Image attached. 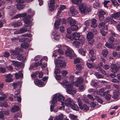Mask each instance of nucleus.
<instances>
[{
  "label": "nucleus",
  "instance_id": "1",
  "mask_svg": "<svg viewBox=\"0 0 120 120\" xmlns=\"http://www.w3.org/2000/svg\"><path fill=\"white\" fill-rule=\"evenodd\" d=\"M64 97L62 95L57 94L54 95L52 100V102L50 106V109L51 111H53V108L55 106V103L57 101H59L61 103V104H64L67 106H71L72 103V100L70 98L64 100Z\"/></svg>",
  "mask_w": 120,
  "mask_h": 120
},
{
  "label": "nucleus",
  "instance_id": "2",
  "mask_svg": "<svg viewBox=\"0 0 120 120\" xmlns=\"http://www.w3.org/2000/svg\"><path fill=\"white\" fill-rule=\"evenodd\" d=\"M60 84L66 88V92L70 94H74L76 93V89L73 87L72 82H70L66 80H64L60 83Z\"/></svg>",
  "mask_w": 120,
  "mask_h": 120
},
{
  "label": "nucleus",
  "instance_id": "3",
  "mask_svg": "<svg viewBox=\"0 0 120 120\" xmlns=\"http://www.w3.org/2000/svg\"><path fill=\"white\" fill-rule=\"evenodd\" d=\"M27 11L30 14L23 19L24 22L25 23V25L26 26H29V25L30 26L31 25V22L30 19L32 17V16L34 15V11H32L31 9H29Z\"/></svg>",
  "mask_w": 120,
  "mask_h": 120
},
{
  "label": "nucleus",
  "instance_id": "4",
  "mask_svg": "<svg viewBox=\"0 0 120 120\" xmlns=\"http://www.w3.org/2000/svg\"><path fill=\"white\" fill-rule=\"evenodd\" d=\"M79 9L81 13L86 14L90 12L91 10V9L87 7L85 4L81 3L79 6Z\"/></svg>",
  "mask_w": 120,
  "mask_h": 120
},
{
  "label": "nucleus",
  "instance_id": "5",
  "mask_svg": "<svg viewBox=\"0 0 120 120\" xmlns=\"http://www.w3.org/2000/svg\"><path fill=\"white\" fill-rule=\"evenodd\" d=\"M66 37L71 40H78L80 38L81 35L79 33L75 32L69 35V34H67L66 35Z\"/></svg>",
  "mask_w": 120,
  "mask_h": 120
},
{
  "label": "nucleus",
  "instance_id": "6",
  "mask_svg": "<svg viewBox=\"0 0 120 120\" xmlns=\"http://www.w3.org/2000/svg\"><path fill=\"white\" fill-rule=\"evenodd\" d=\"M55 64L56 66L61 68H65L66 66V63L64 61H61L59 59L56 61Z\"/></svg>",
  "mask_w": 120,
  "mask_h": 120
},
{
  "label": "nucleus",
  "instance_id": "7",
  "mask_svg": "<svg viewBox=\"0 0 120 120\" xmlns=\"http://www.w3.org/2000/svg\"><path fill=\"white\" fill-rule=\"evenodd\" d=\"M85 39L84 38L82 37L81 40L74 41L73 43V45L75 47L78 48L80 45H82L85 41Z\"/></svg>",
  "mask_w": 120,
  "mask_h": 120
},
{
  "label": "nucleus",
  "instance_id": "8",
  "mask_svg": "<svg viewBox=\"0 0 120 120\" xmlns=\"http://www.w3.org/2000/svg\"><path fill=\"white\" fill-rule=\"evenodd\" d=\"M25 24H24V26H29V29H28V28H26V29L22 28L20 29L19 30H17L15 32H14V34H20L29 31H30V29H31V27H30V26L32 25V24H31V25L30 26L29 25V26H25Z\"/></svg>",
  "mask_w": 120,
  "mask_h": 120
},
{
  "label": "nucleus",
  "instance_id": "9",
  "mask_svg": "<svg viewBox=\"0 0 120 120\" xmlns=\"http://www.w3.org/2000/svg\"><path fill=\"white\" fill-rule=\"evenodd\" d=\"M120 68V65L116 64H112L111 66V71L112 72L116 73L119 70V69Z\"/></svg>",
  "mask_w": 120,
  "mask_h": 120
},
{
  "label": "nucleus",
  "instance_id": "10",
  "mask_svg": "<svg viewBox=\"0 0 120 120\" xmlns=\"http://www.w3.org/2000/svg\"><path fill=\"white\" fill-rule=\"evenodd\" d=\"M65 54L67 56H69L70 58H71L74 56V52L71 48H67Z\"/></svg>",
  "mask_w": 120,
  "mask_h": 120
},
{
  "label": "nucleus",
  "instance_id": "11",
  "mask_svg": "<svg viewBox=\"0 0 120 120\" xmlns=\"http://www.w3.org/2000/svg\"><path fill=\"white\" fill-rule=\"evenodd\" d=\"M21 50L19 48H17L15 49V50H11L10 52L11 55H18Z\"/></svg>",
  "mask_w": 120,
  "mask_h": 120
},
{
  "label": "nucleus",
  "instance_id": "12",
  "mask_svg": "<svg viewBox=\"0 0 120 120\" xmlns=\"http://www.w3.org/2000/svg\"><path fill=\"white\" fill-rule=\"evenodd\" d=\"M70 13L72 15L74 16L78 13L77 11V10L75 7L72 6L71 7L70 9Z\"/></svg>",
  "mask_w": 120,
  "mask_h": 120
},
{
  "label": "nucleus",
  "instance_id": "13",
  "mask_svg": "<svg viewBox=\"0 0 120 120\" xmlns=\"http://www.w3.org/2000/svg\"><path fill=\"white\" fill-rule=\"evenodd\" d=\"M68 22L71 26L75 25L76 23V20L71 17H69L68 18Z\"/></svg>",
  "mask_w": 120,
  "mask_h": 120
},
{
  "label": "nucleus",
  "instance_id": "14",
  "mask_svg": "<svg viewBox=\"0 0 120 120\" xmlns=\"http://www.w3.org/2000/svg\"><path fill=\"white\" fill-rule=\"evenodd\" d=\"M27 15L26 13L19 14L16 15L15 16L12 18L13 19H15L19 18H20L25 17Z\"/></svg>",
  "mask_w": 120,
  "mask_h": 120
},
{
  "label": "nucleus",
  "instance_id": "15",
  "mask_svg": "<svg viewBox=\"0 0 120 120\" xmlns=\"http://www.w3.org/2000/svg\"><path fill=\"white\" fill-rule=\"evenodd\" d=\"M112 18L116 19H120V12H118L114 13L111 16Z\"/></svg>",
  "mask_w": 120,
  "mask_h": 120
},
{
  "label": "nucleus",
  "instance_id": "16",
  "mask_svg": "<svg viewBox=\"0 0 120 120\" xmlns=\"http://www.w3.org/2000/svg\"><path fill=\"white\" fill-rule=\"evenodd\" d=\"M12 75L10 74H7L6 76V79H5L6 82H11L13 81V79L12 78Z\"/></svg>",
  "mask_w": 120,
  "mask_h": 120
},
{
  "label": "nucleus",
  "instance_id": "17",
  "mask_svg": "<svg viewBox=\"0 0 120 120\" xmlns=\"http://www.w3.org/2000/svg\"><path fill=\"white\" fill-rule=\"evenodd\" d=\"M83 81V79L82 78L80 77L78 78L75 82V86L77 87L79 86L80 84Z\"/></svg>",
  "mask_w": 120,
  "mask_h": 120
},
{
  "label": "nucleus",
  "instance_id": "18",
  "mask_svg": "<svg viewBox=\"0 0 120 120\" xmlns=\"http://www.w3.org/2000/svg\"><path fill=\"white\" fill-rule=\"evenodd\" d=\"M99 27L106 30L108 29V26L105 25V23L104 22H101L99 24Z\"/></svg>",
  "mask_w": 120,
  "mask_h": 120
},
{
  "label": "nucleus",
  "instance_id": "19",
  "mask_svg": "<svg viewBox=\"0 0 120 120\" xmlns=\"http://www.w3.org/2000/svg\"><path fill=\"white\" fill-rule=\"evenodd\" d=\"M75 68L77 70V71L75 72L76 74H77L79 72V71H80L82 70L83 69V66L82 65L77 64L75 66Z\"/></svg>",
  "mask_w": 120,
  "mask_h": 120
},
{
  "label": "nucleus",
  "instance_id": "20",
  "mask_svg": "<svg viewBox=\"0 0 120 120\" xmlns=\"http://www.w3.org/2000/svg\"><path fill=\"white\" fill-rule=\"evenodd\" d=\"M55 53H53L52 55V56H54V57H56L57 56V54L60 53V54H62L63 53V52L60 49L58 50H55Z\"/></svg>",
  "mask_w": 120,
  "mask_h": 120
},
{
  "label": "nucleus",
  "instance_id": "21",
  "mask_svg": "<svg viewBox=\"0 0 120 120\" xmlns=\"http://www.w3.org/2000/svg\"><path fill=\"white\" fill-rule=\"evenodd\" d=\"M98 26L97 20L95 19H93L92 20L91 26L92 27L95 28Z\"/></svg>",
  "mask_w": 120,
  "mask_h": 120
},
{
  "label": "nucleus",
  "instance_id": "22",
  "mask_svg": "<svg viewBox=\"0 0 120 120\" xmlns=\"http://www.w3.org/2000/svg\"><path fill=\"white\" fill-rule=\"evenodd\" d=\"M61 20V19L60 18L57 19L55 22L54 25L55 28L56 29H58L59 28V25H60V22Z\"/></svg>",
  "mask_w": 120,
  "mask_h": 120
},
{
  "label": "nucleus",
  "instance_id": "23",
  "mask_svg": "<svg viewBox=\"0 0 120 120\" xmlns=\"http://www.w3.org/2000/svg\"><path fill=\"white\" fill-rule=\"evenodd\" d=\"M64 117V116L63 114H60L55 117L54 120H62Z\"/></svg>",
  "mask_w": 120,
  "mask_h": 120
},
{
  "label": "nucleus",
  "instance_id": "24",
  "mask_svg": "<svg viewBox=\"0 0 120 120\" xmlns=\"http://www.w3.org/2000/svg\"><path fill=\"white\" fill-rule=\"evenodd\" d=\"M15 77L16 79H18L20 78H22L23 76V74L21 71H19L18 73H16L15 75Z\"/></svg>",
  "mask_w": 120,
  "mask_h": 120
},
{
  "label": "nucleus",
  "instance_id": "25",
  "mask_svg": "<svg viewBox=\"0 0 120 120\" xmlns=\"http://www.w3.org/2000/svg\"><path fill=\"white\" fill-rule=\"evenodd\" d=\"M79 53L84 56H85V53L86 51L85 49L81 48L79 49L78 50Z\"/></svg>",
  "mask_w": 120,
  "mask_h": 120
},
{
  "label": "nucleus",
  "instance_id": "26",
  "mask_svg": "<svg viewBox=\"0 0 120 120\" xmlns=\"http://www.w3.org/2000/svg\"><path fill=\"white\" fill-rule=\"evenodd\" d=\"M19 106L15 105L11 109V111L12 112H14L19 110Z\"/></svg>",
  "mask_w": 120,
  "mask_h": 120
},
{
  "label": "nucleus",
  "instance_id": "27",
  "mask_svg": "<svg viewBox=\"0 0 120 120\" xmlns=\"http://www.w3.org/2000/svg\"><path fill=\"white\" fill-rule=\"evenodd\" d=\"M11 62L12 63L11 64L14 65L15 66L18 67L20 65L19 62L17 61H15V60H11Z\"/></svg>",
  "mask_w": 120,
  "mask_h": 120
},
{
  "label": "nucleus",
  "instance_id": "28",
  "mask_svg": "<svg viewBox=\"0 0 120 120\" xmlns=\"http://www.w3.org/2000/svg\"><path fill=\"white\" fill-rule=\"evenodd\" d=\"M79 107L81 109H83L84 110L87 111L89 109V108L88 106L85 104H83L80 105V106Z\"/></svg>",
  "mask_w": 120,
  "mask_h": 120
},
{
  "label": "nucleus",
  "instance_id": "29",
  "mask_svg": "<svg viewBox=\"0 0 120 120\" xmlns=\"http://www.w3.org/2000/svg\"><path fill=\"white\" fill-rule=\"evenodd\" d=\"M21 24L20 22H14L12 23L11 25L14 27H17L19 26Z\"/></svg>",
  "mask_w": 120,
  "mask_h": 120
},
{
  "label": "nucleus",
  "instance_id": "30",
  "mask_svg": "<svg viewBox=\"0 0 120 120\" xmlns=\"http://www.w3.org/2000/svg\"><path fill=\"white\" fill-rule=\"evenodd\" d=\"M13 85L14 88H17L18 87H20L21 86V82H19L14 83Z\"/></svg>",
  "mask_w": 120,
  "mask_h": 120
},
{
  "label": "nucleus",
  "instance_id": "31",
  "mask_svg": "<svg viewBox=\"0 0 120 120\" xmlns=\"http://www.w3.org/2000/svg\"><path fill=\"white\" fill-rule=\"evenodd\" d=\"M82 0H71V2L72 3L76 4L77 5L80 4L82 3Z\"/></svg>",
  "mask_w": 120,
  "mask_h": 120
},
{
  "label": "nucleus",
  "instance_id": "32",
  "mask_svg": "<svg viewBox=\"0 0 120 120\" xmlns=\"http://www.w3.org/2000/svg\"><path fill=\"white\" fill-rule=\"evenodd\" d=\"M94 74L98 79L102 78H103V76L100 74L98 72H95Z\"/></svg>",
  "mask_w": 120,
  "mask_h": 120
},
{
  "label": "nucleus",
  "instance_id": "33",
  "mask_svg": "<svg viewBox=\"0 0 120 120\" xmlns=\"http://www.w3.org/2000/svg\"><path fill=\"white\" fill-rule=\"evenodd\" d=\"M17 59L18 60L22 61H24L25 59V57L21 55H19L17 56Z\"/></svg>",
  "mask_w": 120,
  "mask_h": 120
},
{
  "label": "nucleus",
  "instance_id": "34",
  "mask_svg": "<svg viewBox=\"0 0 120 120\" xmlns=\"http://www.w3.org/2000/svg\"><path fill=\"white\" fill-rule=\"evenodd\" d=\"M71 29L72 31H77L78 29V27L77 25H74L71 26Z\"/></svg>",
  "mask_w": 120,
  "mask_h": 120
},
{
  "label": "nucleus",
  "instance_id": "35",
  "mask_svg": "<svg viewBox=\"0 0 120 120\" xmlns=\"http://www.w3.org/2000/svg\"><path fill=\"white\" fill-rule=\"evenodd\" d=\"M94 35L91 32H89L87 33V39H93Z\"/></svg>",
  "mask_w": 120,
  "mask_h": 120
},
{
  "label": "nucleus",
  "instance_id": "36",
  "mask_svg": "<svg viewBox=\"0 0 120 120\" xmlns=\"http://www.w3.org/2000/svg\"><path fill=\"white\" fill-rule=\"evenodd\" d=\"M110 21L111 23H113V22H116L113 19H110L109 17H107L106 18L105 20V21L106 23Z\"/></svg>",
  "mask_w": 120,
  "mask_h": 120
},
{
  "label": "nucleus",
  "instance_id": "37",
  "mask_svg": "<svg viewBox=\"0 0 120 120\" xmlns=\"http://www.w3.org/2000/svg\"><path fill=\"white\" fill-rule=\"evenodd\" d=\"M108 52L107 50L104 49L102 50V54L104 57H106L107 56Z\"/></svg>",
  "mask_w": 120,
  "mask_h": 120
},
{
  "label": "nucleus",
  "instance_id": "38",
  "mask_svg": "<svg viewBox=\"0 0 120 120\" xmlns=\"http://www.w3.org/2000/svg\"><path fill=\"white\" fill-rule=\"evenodd\" d=\"M29 45L27 43H24L22 44L21 45V48L26 49L28 47Z\"/></svg>",
  "mask_w": 120,
  "mask_h": 120
},
{
  "label": "nucleus",
  "instance_id": "39",
  "mask_svg": "<svg viewBox=\"0 0 120 120\" xmlns=\"http://www.w3.org/2000/svg\"><path fill=\"white\" fill-rule=\"evenodd\" d=\"M99 5V2L98 0H96L95 1V2L93 4V7L95 8L98 7Z\"/></svg>",
  "mask_w": 120,
  "mask_h": 120
},
{
  "label": "nucleus",
  "instance_id": "40",
  "mask_svg": "<svg viewBox=\"0 0 120 120\" xmlns=\"http://www.w3.org/2000/svg\"><path fill=\"white\" fill-rule=\"evenodd\" d=\"M88 44L90 45H92L94 43L95 41L93 39H87Z\"/></svg>",
  "mask_w": 120,
  "mask_h": 120
},
{
  "label": "nucleus",
  "instance_id": "41",
  "mask_svg": "<svg viewBox=\"0 0 120 120\" xmlns=\"http://www.w3.org/2000/svg\"><path fill=\"white\" fill-rule=\"evenodd\" d=\"M71 108L73 109L76 111H78L79 110V108L76 104H74L72 105Z\"/></svg>",
  "mask_w": 120,
  "mask_h": 120
},
{
  "label": "nucleus",
  "instance_id": "42",
  "mask_svg": "<svg viewBox=\"0 0 120 120\" xmlns=\"http://www.w3.org/2000/svg\"><path fill=\"white\" fill-rule=\"evenodd\" d=\"M69 116L71 119H72L73 120L77 119V116L75 115L72 114H70L69 115Z\"/></svg>",
  "mask_w": 120,
  "mask_h": 120
},
{
  "label": "nucleus",
  "instance_id": "43",
  "mask_svg": "<svg viewBox=\"0 0 120 120\" xmlns=\"http://www.w3.org/2000/svg\"><path fill=\"white\" fill-rule=\"evenodd\" d=\"M104 90L103 89H101L99 90V92L98 93V94L99 95H104Z\"/></svg>",
  "mask_w": 120,
  "mask_h": 120
},
{
  "label": "nucleus",
  "instance_id": "44",
  "mask_svg": "<svg viewBox=\"0 0 120 120\" xmlns=\"http://www.w3.org/2000/svg\"><path fill=\"white\" fill-rule=\"evenodd\" d=\"M95 99L98 102L101 103H102L103 101L98 96H96L95 97Z\"/></svg>",
  "mask_w": 120,
  "mask_h": 120
},
{
  "label": "nucleus",
  "instance_id": "45",
  "mask_svg": "<svg viewBox=\"0 0 120 120\" xmlns=\"http://www.w3.org/2000/svg\"><path fill=\"white\" fill-rule=\"evenodd\" d=\"M17 9L19 10H20L24 8V6L22 5H17L16 6Z\"/></svg>",
  "mask_w": 120,
  "mask_h": 120
},
{
  "label": "nucleus",
  "instance_id": "46",
  "mask_svg": "<svg viewBox=\"0 0 120 120\" xmlns=\"http://www.w3.org/2000/svg\"><path fill=\"white\" fill-rule=\"evenodd\" d=\"M112 1L113 4L115 6H118L119 5L118 3L115 0H111Z\"/></svg>",
  "mask_w": 120,
  "mask_h": 120
},
{
  "label": "nucleus",
  "instance_id": "47",
  "mask_svg": "<svg viewBox=\"0 0 120 120\" xmlns=\"http://www.w3.org/2000/svg\"><path fill=\"white\" fill-rule=\"evenodd\" d=\"M14 98L15 100H17L19 102H21V98L20 97H18L17 96H14Z\"/></svg>",
  "mask_w": 120,
  "mask_h": 120
},
{
  "label": "nucleus",
  "instance_id": "48",
  "mask_svg": "<svg viewBox=\"0 0 120 120\" xmlns=\"http://www.w3.org/2000/svg\"><path fill=\"white\" fill-rule=\"evenodd\" d=\"M22 117V115L20 112H19L17 113L14 116L15 118H17L19 117Z\"/></svg>",
  "mask_w": 120,
  "mask_h": 120
},
{
  "label": "nucleus",
  "instance_id": "49",
  "mask_svg": "<svg viewBox=\"0 0 120 120\" xmlns=\"http://www.w3.org/2000/svg\"><path fill=\"white\" fill-rule=\"evenodd\" d=\"M114 41V39L112 36L110 37L109 38L108 41L110 43H113Z\"/></svg>",
  "mask_w": 120,
  "mask_h": 120
},
{
  "label": "nucleus",
  "instance_id": "50",
  "mask_svg": "<svg viewBox=\"0 0 120 120\" xmlns=\"http://www.w3.org/2000/svg\"><path fill=\"white\" fill-rule=\"evenodd\" d=\"M68 73V71L66 70L62 71H61V73L62 75L64 76H65Z\"/></svg>",
  "mask_w": 120,
  "mask_h": 120
},
{
  "label": "nucleus",
  "instance_id": "51",
  "mask_svg": "<svg viewBox=\"0 0 120 120\" xmlns=\"http://www.w3.org/2000/svg\"><path fill=\"white\" fill-rule=\"evenodd\" d=\"M88 92L92 94H93L95 92V91L94 89H90L88 90Z\"/></svg>",
  "mask_w": 120,
  "mask_h": 120
},
{
  "label": "nucleus",
  "instance_id": "52",
  "mask_svg": "<svg viewBox=\"0 0 120 120\" xmlns=\"http://www.w3.org/2000/svg\"><path fill=\"white\" fill-rule=\"evenodd\" d=\"M91 85L93 87H95L97 85V83L96 82L93 81H92Z\"/></svg>",
  "mask_w": 120,
  "mask_h": 120
},
{
  "label": "nucleus",
  "instance_id": "53",
  "mask_svg": "<svg viewBox=\"0 0 120 120\" xmlns=\"http://www.w3.org/2000/svg\"><path fill=\"white\" fill-rule=\"evenodd\" d=\"M110 2L109 0H104L103 3L104 6L105 7H106L107 8H108V7L107 6V4L109 3Z\"/></svg>",
  "mask_w": 120,
  "mask_h": 120
},
{
  "label": "nucleus",
  "instance_id": "54",
  "mask_svg": "<svg viewBox=\"0 0 120 120\" xmlns=\"http://www.w3.org/2000/svg\"><path fill=\"white\" fill-rule=\"evenodd\" d=\"M118 97V95L117 93H114L113 95L112 96V98L114 99H117Z\"/></svg>",
  "mask_w": 120,
  "mask_h": 120
},
{
  "label": "nucleus",
  "instance_id": "55",
  "mask_svg": "<svg viewBox=\"0 0 120 120\" xmlns=\"http://www.w3.org/2000/svg\"><path fill=\"white\" fill-rule=\"evenodd\" d=\"M80 59L77 58L75 59L74 60V63L75 64H76L77 63H79L80 62Z\"/></svg>",
  "mask_w": 120,
  "mask_h": 120
},
{
  "label": "nucleus",
  "instance_id": "56",
  "mask_svg": "<svg viewBox=\"0 0 120 120\" xmlns=\"http://www.w3.org/2000/svg\"><path fill=\"white\" fill-rule=\"evenodd\" d=\"M105 45L107 47L109 48L112 49L113 48V47L110 44L106 43Z\"/></svg>",
  "mask_w": 120,
  "mask_h": 120
},
{
  "label": "nucleus",
  "instance_id": "57",
  "mask_svg": "<svg viewBox=\"0 0 120 120\" xmlns=\"http://www.w3.org/2000/svg\"><path fill=\"white\" fill-rule=\"evenodd\" d=\"M90 32H91L94 35L97 34V31L96 29H94L91 30Z\"/></svg>",
  "mask_w": 120,
  "mask_h": 120
},
{
  "label": "nucleus",
  "instance_id": "58",
  "mask_svg": "<svg viewBox=\"0 0 120 120\" xmlns=\"http://www.w3.org/2000/svg\"><path fill=\"white\" fill-rule=\"evenodd\" d=\"M40 81V80L38 79H37L34 80V82L35 84L37 86H38Z\"/></svg>",
  "mask_w": 120,
  "mask_h": 120
},
{
  "label": "nucleus",
  "instance_id": "59",
  "mask_svg": "<svg viewBox=\"0 0 120 120\" xmlns=\"http://www.w3.org/2000/svg\"><path fill=\"white\" fill-rule=\"evenodd\" d=\"M6 70L4 68L1 67L0 68V71L3 73H4L6 72Z\"/></svg>",
  "mask_w": 120,
  "mask_h": 120
},
{
  "label": "nucleus",
  "instance_id": "60",
  "mask_svg": "<svg viewBox=\"0 0 120 120\" xmlns=\"http://www.w3.org/2000/svg\"><path fill=\"white\" fill-rule=\"evenodd\" d=\"M105 14V11L103 10H101L100 11L99 15L103 16Z\"/></svg>",
  "mask_w": 120,
  "mask_h": 120
},
{
  "label": "nucleus",
  "instance_id": "61",
  "mask_svg": "<svg viewBox=\"0 0 120 120\" xmlns=\"http://www.w3.org/2000/svg\"><path fill=\"white\" fill-rule=\"evenodd\" d=\"M105 97V98L106 100H109L110 99L111 97V96L109 94H107L106 95Z\"/></svg>",
  "mask_w": 120,
  "mask_h": 120
},
{
  "label": "nucleus",
  "instance_id": "62",
  "mask_svg": "<svg viewBox=\"0 0 120 120\" xmlns=\"http://www.w3.org/2000/svg\"><path fill=\"white\" fill-rule=\"evenodd\" d=\"M99 20L100 21H102L104 19V16L99 15Z\"/></svg>",
  "mask_w": 120,
  "mask_h": 120
},
{
  "label": "nucleus",
  "instance_id": "63",
  "mask_svg": "<svg viewBox=\"0 0 120 120\" xmlns=\"http://www.w3.org/2000/svg\"><path fill=\"white\" fill-rule=\"evenodd\" d=\"M78 102V104L79 107L80 105H82V102L81 100L79 98H78L77 99Z\"/></svg>",
  "mask_w": 120,
  "mask_h": 120
},
{
  "label": "nucleus",
  "instance_id": "64",
  "mask_svg": "<svg viewBox=\"0 0 120 120\" xmlns=\"http://www.w3.org/2000/svg\"><path fill=\"white\" fill-rule=\"evenodd\" d=\"M19 39V38L18 37L14 38L11 39L12 41L14 42L17 41Z\"/></svg>",
  "mask_w": 120,
  "mask_h": 120
}]
</instances>
